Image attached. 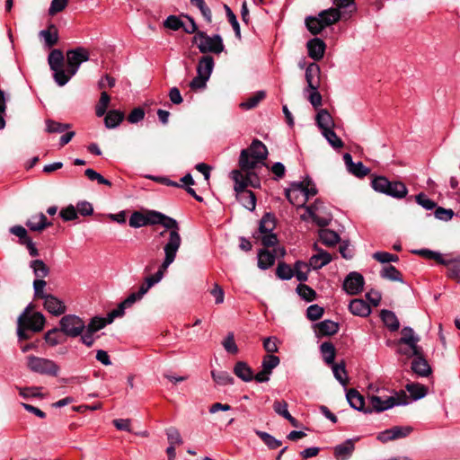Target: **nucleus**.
Masks as SVG:
<instances>
[{
    "mask_svg": "<svg viewBox=\"0 0 460 460\" xmlns=\"http://www.w3.org/2000/svg\"><path fill=\"white\" fill-rule=\"evenodd\" d=\"M323 137L326 138L328 143L334 148H341L343 146L342 140L337 136V134L333 131V128L329 130H324L322 132Z\"/></svg>",
    "mask_w": 460,
    "mask_h": 460,
    "instance_id": "obj_57",
    "label": "nucleus"
},
{
    "mask_svg": "<svg viewBox=\"0 0 460 460\" xmlns=\"http://www.w3.org/2000/svg\"><path fill=\"white\" fill-rule=\"evenodd\" d=\"M316 124L321 128L322 132L333 128L334 121L329 111L325 109H322L318 111L316 118Z\"/></svg>",
    "mask_w": 460,
    "mask_h": 460,
    "instance_id": "obj_29",
    "label": "nucleus"
},
{
    "mask_svg": "<svg viewBox=\"0 0 460 460\" xmlns=\"http://www.w3.org/2000/svg\"><path fill=\"white\" fill-rule=\"evenodd\" d=\"M256 434L270 448L276 449L281 446V441L276 439L273 436L264 431H256Z\"/></svg>",
    "mask_w": 460,
    "mask_h": 460,
    "instance_id": "obj_58",
    "label": "nucleus"
},
{
    "mask_svg": "<svg viewBox=\"0 0 460 460\" xmlns=\"http://www.w3.org/2000/svg\"><path fill=\"white\" fill-rule=\"evenodd\" d=\"M30 268L32 270L35 279H43L49 273V268L42 260H33L30 262Z\"/></svg>",
    "mask_w": 460,
    "mask_h": 460,
    "instance_id": "obj_32",
    "label": "nucleus"
},
{
    "mask_svg": "<svg viewBox=\"0 0 460 460\" xmlns=\"http://www.w3.org/2000/svg\"><path fill=\"white\" fill-rule=\"evenodd\" d=\"M110 102V95L105 91L102 92L100 100L95 107V113L97 117H102L106 113Z\"/></svg>",
    "mask_w": 460,
    "mask_h": 460,
    "instance_id": "obj_50",
    "label": "nucleus"
},
{
    "mask_svg": "<svg viewBox=\"0 0 460 460\" xmlns=\"http://www.w3.org/2000/svg\"><path fill=\"white\" fill-rule=\"evenodd\" d=\"M372 188L380 193L394 199H402L408 193V189L402 181H391L384 176H376L372 180Z\"/></svg>",
    "mask_w": 460,
    "mask_h": 460,
    "instance_id": "obj_5",
    "label": "nucleus"
},
{
    "mask_svg": "<svg viewBox=\"0 0 460 460\" xmlns=\"http://www.w3.org/2000/svg\"><path fill=\"white\" fill-rule=\"evenodd\" d=\"M343 160L348 171L356 177L363 178L370 172L361 162L354 163L351 155L349 153L343 155Z\"/></svg>",
    "mask_w": 460,
    "mask_h": 460,
    "instance_id": "obj_16",
    "label": "nucleus"
},
{
    "mask_svg": "<svg viewBox=\"0 0 460 460\" xmlns=\"http://www.w3.org/2000/svg\"><path fill=\"white\" fill-rule=\"evenodd\" d=\"M319 335L330 336L335 334L339 331L337 323L331 320H324L316 325Z\"/></svg>",
    "mask_w": 460,
    "mask_h": 460,
    "instance_id": "obj_35",
    "label": "nucleus"
},
{
    "mask_svg": "<svg viewBox=\"0 0 460 460\" xmlns=\"http://www.w3.org/2000/svg\"><path fill=\"white\" fill-rule=\"evenodd\" d=\"M354 450L355 445L353 440L347 439L333 448V455L336 460H348L352 456Z\"/></svg>",
    "mask_w": 460,
    "mask_h": 460,
    "instance_id": "obj_24",
    "label": "nucleus"
},
{
    "mask_svg": "<svg viewBox=\"0 0 460 460\" xmlns=\"http://www.w3.org/2000/svg\"><path fill=\"white\" fill-rule=\"evenodd\" d=\"M213 380L219 385L234 384V377L226 371H211Z\"/></svg>",
    "mask_w": 460,
    "mask_h": 460,
    "instance_id": "obj_46",
    "label": "nucleus"
},
{
    "mask_svg": "<svg viewBox=\"0 0 460 460\" xmlns=\"http://www.w3.org/2000/svg\"><path fill=\"white\" fill-rule=\"evenodd\" d=\"M334 4L337 6V8H330L319 13V16L325 27L337 22L341 19V12L339 11L340 7L336 4L335 2ZM345 8H349V12H353L355 10V4H353L352 6H347L344 7V9ZM341 9H343V7H341Z\"/></svg>",
    "mask_w": 460,
    "mask_h": 460,
    "instance_id": "obj_17",
    "label": "nucleus"
},
{
    "mask_svg": "<svg viewBox=\"0 0 460 460\" xmlns=\"http://www.w3.org/2000/svg\"><path fill=\"white\" fill-rule=\"evenodd\" d=\"M320 241L326 246H334L340 241L339 234L332 230L323 228L319 231Z\"/></svg>",
    "mask_w": 460,
    "mask_h": 460,
    "instance_id": "obj_36",
    "label": "nucleus"
},
{
    "mask_svg": "<svg viewBox=\"0 0 460 460\" xmlns=\"http://www.w3.org/2000/svg\"><path fill=\"white\" fill-rule=\"evenodd\" d=\"M308 56L314 60H320L323 58L325 51V43L319 38L310 40L307 44Z\"/></svg>",
    "mask_w": 460,
    "mask_h": 460,
    "instance_id": "obj_20",
    "label": "nucleus"
},
{
    "mask_svg": "<svg viewBox=\"0 0 460 460\" xmlns=\"http://www.w3.org/2000/svg\"><path fill=\"white\" fill-rule=\"evenodd\" d=\"M314 250L317 253L309 260V265L313 270H319L332 261V255L328 252L319 249L316 244H314Z\"/></svg>",
    "mask_w": 460,
    "mask_h": 460,
    "instance_id": "obj_18",
    "label": "nucleus"
},
{
    "mask_svg": "<svg viewBox=\"0 0 460 460\" xmlns=\"http://www.w3.org/2000/svg\"><path fill=\"white\" fill-rule=\"evenodd\" d=\"M190 4L196 6L201 13L202 16L208 23L212 22V13L210 8L206 4L204 0H190Z\"/></svg>",
    "mask_w": 460,
    "mask_h": 460,
    "instance_id": "obj_53",
    "label": "nucleus"
},
{
    "mask_svg": "<svg viewBox=\"0 0 460 460\" xmlns=\"http://www.w3.org/2000/svg\"><path fill=\"white\" fill-rule=\"evenodd\" d=\"M234 373L244 382H250L254 379L252 368L243 361H238L234 365Z\"/></svg>",
    "mask_w": 460,
    "mask_h": 460,
    "instance_id": "obj_30",
    "label": "nucleus"
},
{
    "mask_svg": "<svg viewBox=\"0 0 460 460\" xmlns=\"http://www.w3.org/2000/svg\"><path fill=\"white\" fill-rule=\"evenodd\" d=\"M305 209L306 214H308V217L312 218V220L319 226L325 227L331 222V217H321L318 215V212L323 208V202L320 199H315V201L308 206L305 205L303 207Z\"/></svg>",
    "mask_w": 460,
    "mask_h": 460,
    "instance_id": "obj_13",
    "label": "nucleus"
},
{
    "mask_svg": "<svg viewBox=\"0 0 460 460\" xmlns=\"http://www.w3.org/2000/svg\"><path fill=\"white\" fill-rule=\"evenodd\" d=\"M276 227L275 217L270 213H266L260 221V234L272 233Z\"/></svg>",
    "mask_w": 460,
    "mask_h": 460,
    "instance_id": "obj_40",
    "label": "nucleus"
},
{
    "mask_svg": "<svg viewBox=\"0 0 460 460\" xmlns=\"http://www.w3.org/2000/svg\"><path fill=\"white\" fill-rule=\"evenodd\" d=\"M108 321L102 317H93L88 324H85V329L89 330V332H97L105 327Z\"/></svg>",
    "mask_w": 460,
    "mask_h": 460,
    "instance_id": "obj_60",
    "label": "nucleus"
},
{
    "mask_svg": "<svg viewBox=\"0 0 460 460\" xmlns=\"http://www.w3.org/2000/svg\"><path fill=\"white\" fill-rule=\"evenodd\" d=\"M124 119V113L118 110H111L107 112L104 118L106 128H114L118 127Z\"/></svg>",
    "mask_w": 460,
    "mask_h": 460,
    "instance_id": "obj_34",
    "label": "nucleus"
},
{
    "mask_svg": "<svg viewBox=\"0 0 460 460\" xmlns=\"http://www.w3.org/2000/svg\"><path fill=\"white\" fill-rule=\"evenodd\" d=\"M305 25L308 31L314 35H317L325 28L319 15L317 17H307L305 19Z\"/></svg>",
    "mask_w": 460,
    "mask_h": 460,
    "instance_id": "obj_44",
    "label": "nucleus"
},
{
    "mask_svg": "<svg viewBox=\"0 0 460 460\" xmlns=\"http://www.w3.org/2000/svg\"><path fill=\"white\" fill-rule=\"evenodd\" d=\"M274 411L288 420L293 427L298 426V421L289 413L288 403L285 401H275L273 403Z\"/></svg>",
    "mask_w": 460,
    "mask_h": 460,
    "instance_id": "obj_31",
    "label": "nucleus"
},
{
    "mask_svg": "<svg viewBox=\"0 0 460 460\" xmlns=\"http://www.w3.org/2000/svg\"><path fill=\"white\" fill-rule=\"evenodd\" d=\"M302 183L293 181L288 189L286 190V197L288 200L298 208H303L306 204V198L303 195Z\"/></svg>",
    "mask_w": 460,
    "mask_h": 460,
    "instance_id": "obj_14",
    "label": "nucleus"
},
{
    "mask_svg": "<svg viewBox=\"0 0 460 460\" xmlns=\"http://www.w3.org/2000/svg\"><path fill=\"white\" fill-rule=\"evenodd\" d=\"M26 226L29 227L31 231L34 232H41L46 227L50 226L52 225L51 222L48 221V218L43 213H39L31 216L26 221Z\"/></svg>",
    "mask_w": 460,
    "mask_h": 460,
    "instance_id": "obj_25",
    "label": "nucleus"
},
{
    "mask_svg": "<svg viewBox=\"0 0 460 460\" xmlns=\"http://www.w3.org/2000/svg\"><path fill=\"white\" fill-rule=\"evenodd\" d=\"M128 224L131 227L138 228L148 225V220H146V216L139 211H134L130 217Z\"/></svg>",
    "mask_w": 460,
    "mask_h": 460,
    "instance_id": "obj_51",
    "label": "nucleus"
},
{
    "mask_svg": "<svg viewBox=\"0 0 460 460\" xmlns=\"http://www.w3.org/2000/svg\"><path fill=\"white\" fill-rule=\"evenodd\" d=\"M402 337L399 340V344H405L410 347L409 355H419L420 348L418 346L420 338L414 334V331L411 327H403L401 331Z\"/></svg>",
    "mask_w": 460,
    "mask_h": 460,
    "instance_id": "obj_15",
    "label": "nucleus"
},
{
    "mask_svg": "<svg viewBox=\"0 0 460 460\" xmlns=\"http://www.w3.org/2000/svg\"><path fill=\"white\" fill-rule=\"evenodd\" d=\"M321 352L323 354V359L328 365H332L335 359V348L332 342H323L321 345Z\"/></svg>",
    "mask_w": 460,
    "mask_h": 460,
    "instance_id": "obj_45",
    "label": "nucleus"
},
{
    "mask_svg": "<svg viewBox=\"0 0 460 460\" xmlns=\"http://www.w3.org/2000/svg\"><path fill=\"white\" fill-rule=\"evenodd\" d=\"M266 97L264 91H258L252 96L249 97L246 101L240 103V107L243 110H252L258 106V104Z\"/></svg>",
    "mask_w": 460,
    "mask_h": 460,
    "instance_id": "obj_42",
    "label": "nucleus"
},
{
    "mask_svg": "<svg viewBox=\"0 0 460 460\" xmlns=\"http://www.w3.org/2000/svg\"><path fill=\"white\" fill-rule=\"evenodd\" d=\"M44 308L53 315H61L66 310L64 302L53 295H49L46 297L44 300Z\"/></svg>",
    "mask_w": 460,
    "mask_h": 460,
    "instance_id": "obj_22",
    "label": "nucleus"
},
{
    "mask_svg": "<svg viewBox=\"0 0 460 460\" xmlns=\"http://www.w3.org/2000/svg\"><path fill=\"white\" fill-rule=\"evenodd\" d=\"M349 312L358 316L366 317L371 313L370 306L362 299H353L349 305Z\"/></svg>",
    "mask_w": 460,
    "mask_h": 460,
    "instance_id": "obj_27",
    "label": "nucleus"
},
{
    "mask_svg": "<svg viewBox=\"0 0 460 460\" xmlns=\"http://www.w3.org/2000/svg\"><path fill=\"white\" fill-rule=\"evenodd\" d=\"M332 372H333V375H334L335 378L341 385H346L347 384L348 377H347V372H346V368H345V364L344 363H341V364L333 363L332 364Z\"/></svg>",
    "mask_w": 460,
    "mask_h": 460,
    "instance_id": "obj_56",
    "label": "nucleus"
},
{
    "mask_svg": "<svg viewBox=\"0 0 460 460\" xmlns=\"http://www.w3.org/2000/svg\"><path fill=\"white\" fill-rule=\"evenodd\" d=\"M411 431L412 428L410 426H394L380 432L377 435V439L382 443H386L391 440L406 438Z\"/></svg>",
    "mask_w": 460,
    "mask_h": 460,
    "instance_id": "obj_11",
    "label": "nucleus"
},
{
    "mask_svg": "<svg viewBox=\"0 0 460 460\" xmlns=\"http://www.w3.org/2000/svg\"><path fill=\"white\" fill-rule=\"evenodd\" d=\"M296 292L303 299L307 302L314 300L316 296L315 291L312 288L302 283L296 287Z\"/></svg>",
    "mask_w": 460,
    "mask_h": 460,
    "instance_id": "obj_54",
    "label": "nucleus"
},
{
    "mask_svg": "<svg viewBox=\"0 0 460 460\" xmlns=\"http://www.w3.org/2000/svg\"><path fill=\"white\" fill-rule=\"evenodd\" d=\"M346 398L353 409L364 412H372V410L365 407V399L357 390L349 389L346 394Z\"/></svg>",
    "mask_w": 460,
    "mask_h": 460,
    "instance_id": "obj_21",
    "label": "nucleus"
},
{
    "mask_svg": "<svg viewBox=\"0 0 460 460\" xmlns=\"http://www.w3.org/2000/svg\"><path fill=\"white\" fill-rule=\"evenodd\" d=\"M31 305H29L22 312V314H26L24 318V326L32 332H40L45 324V317L40 312L31 314Z\"/></svg>",
    "mask_w": 460,
    "mask_h": 460,
    "instance_id": "obj_12",
    "label": "nucleus"
},
{
    "mask_svg": "<svg viewBox=\"0 0 460 460\" xmlns=\"http://www.w3.org/2000/svg\"><path fill=\"white\" fill-rule=\"evenodd\" d=\"M406 390L410 393L411 398L414 400L421 399L427 394L426 387L420 384H408L406 385Z\"/></svg>",
    "mask_w": 460,
    "mask_h": 460,
    "instance_id": "obj_49",
    "label": "nucleus"
},
{
    "mask_svg": "<svg viewBox=\"0 0 460 460\" xmlns=\"http://www.w3.org/2000/svg\"><path fill=\"white\" fill-rule=\"evenodd\" d=\"M89 58L88 49L83 47L69 49L66 53V68L64 69L65 57L63 52L58 49L51 50L48 57V62L53 71L55 82L59 86H64L77 73L81 64L89 60Z\"/></svg>",
    "mask_w": 460,
    "mask_h": 460,
    "instance_id": "obj_1",
    "label": "nucleus"
},
{
    "mask_svg": "<svg viewBox=\"0 0 460 460\" xmlns=\"http://www.w3.org/2000/svg\"><path fill=\"white\" fill-rule=\"evenodd\" d=\"M154 240L157 243L163 244L164 267H169L175 261L181 244L180 231L162 230L155 236Z\"/></svg>",
    "mask_w": 460,
    "mask_h": 460,
    "instance_id": "obj_2",
    "label": "nucleus"
},
{
    "mask_svg": "<svg viewBox=\"0 0 460 460\" xmlns=\"http://www.w3.org/2000/svg\"><path fill=\"white\" fill-rule=\"evenodd\" d=\"M377 394L368 395V401L370 410L375 411L376 412H381L386 410H389L396 405H406L408 404V396L405 392L401 391L399 393H394V395H386L384 394L385 392V388H377L376 389Z\"/></svg>",
    "mask_w": 460,
    "mask_h": 460,
    "instance_id": "obj_3",
    "label": "nucleus"
},
{
    "mask_svg": "<svg viewBox=\"0 0 460 460\" xmlns=\"http://www.w3.org/2000/svg\"><path fill=\"white\" fill-rule=\"evenodd\" d=\"M276 255L267 250H261L258 253V267L267 270L275 262Z\"/></svg>",
    "mask_w": 460,
    "mask_h": 460,
    "instance_id": "obj_38",
    "label": "nucleus"
},
{
    "mask_svg": "<svg viewBox=\"0 0 460 460\" xmlns=\"http://www.w3.org/2000/svg\"><path fill=\"white\" fill-rule=\"evenodd\" d=\"M192 43L197 44L199 50L203 54H220L225 50V45L219 34L209 36L205 31H198L192 39Z\"/></svg>",
    "mask_w": 460,
    "mask_h": 460,
    "instance_id": "obj_6",
    "label": "nucleus"
},
{
    "mask_svg": "<svg viewBox=\"0 0 460 460\" xmlns=\"http://www.w3.org/2000/svg\"><path fill=\"white\" fill-rule=\"evenodd\" d=\"M276 275L280 279L288 280L294 276V270L288 264L280 262L277 267Z\"/></svg>",
    "mask_w": 460,
    "mask_h": 460,
    "instance_id": "obj_55",
    "label": "nucleus"
},
{
    "mask_svg": "<svg viewBox=\"0 0 460 460\" xmlns=\"http://www.w3.org/2000/svg\"><path fill=\"white\" fill-rule=\"evenodd\" d=\"M215 66L214 58L209 55L202 56L197 66V74L204 75L208 78L210 77L213 68Z\"/></svg>",
    "mask_w": 460,
    "mask_h": 460,
    "instance_id": "obj_26",
    "label": "nucleus"
},
{
    "mask_svg": "<svg viewBox=\"0 0 460 460\" xmlns=\"http://www.w3.org/2000/svg\"><path fill=\"white\" fill-rule=\"evenodd\" d=\"M442 264L447 267L448 277L460 282V259L446 261Z\"/></svg>",
    "mask_w": 460,
    "mask_h": 460,
    "instance_id": "obj_47",
    "label": "nucleus"
},
{
    "mask_svg": "<svg viewBox=\"0 0 460 460\" xmlns=\"http://www.w3.org/2000/svg\"><path fill=\"white\" fill-rule=\"evenodd\" d=\"M268 149L259 139L252 140L250 146L243 149L239 157V166L243 171H251L267 159Z\"/></svg>",
    "mask_w": 460,
    "mask_h": 460,
    "instance_id": "obj_4",
    "label": "nucleus"
},
{
    "mask_svg": "<svg viewBox=\"0 0 460 460\" xmlns=\"http://www.w3.org/2000/svg\"><path fill=\"white\" fill-rule=\"evenodd\" d=\"M224 349L230 354H237L238 347L234 341V335L233 332H229L227 336L222 341Z\"/></svg>",
    "mask_w": 460,
    "mask_h": 460,
    "instance_id": "obj_61",
    "label": "nucleus"
},
{
    "mask_svg": "<svg viewBox=\"0 0 460 460\" xmlns=\"http://www.w3.org/2000/svg\"><path fill=\"white\" fill-rule=\"evenodd\" d=\"M299 182L302 183L304 189L303 195L305 198H306V202L311 197H314L317 194L318 191L316 186L309 177H306L304 181Z\"/></svg>",
    "mask_w": 460,
    "mask_h": 460,
    "instance_id": "obj_52",
    "label": "nucleus"
},
{
    "mask_svg": "<svg viewBox=\"0 0 460 460\" xmlns=\"http://www.w3.org/2000/svg\"><path fill=\"white\" fill-rule=\"evenodd\" d=\"M319 66L315 64H310L305 70V79L308 84V87L312 90L317 89L318 85L314 84L313 77L314 75L319 73Z\"/></svg>",
    "mask_w": 460,
    "mask_h": 460,
    "instance_id": "obj_63",
    "label": "nucleus"
},
{
    "mask_svg": "<svg viewBox=\"0 0 460 460\" xmlns=\"http://www.w3.org/2000/svg\"><path fill=\"white\" fill-rule=\"evenodd\" d=\"M365 280L363 276L357 272L352 271L347 275L343 281V289L351 296L359 294L364 287Z\"/></svg>",
    "mask_w": 460,
    "mask_h": 460,
    "instance_id": "obj_10",
    "label": "nucleus"
},
{
    "mask_svg": "<svg viewBox=\"0 0 460 460\" xmlns=\"http://www.w3.org/2000/svg\"><path fill=\"white\" fill-rule=\"evenodd\" d=\"M40 35L43 37L45 43L49 48L53 47L58 41V30L53 24H51L48 30L41 31Z\"/></svg>",
    "mask_w": 460,
    "mask_h": 460,
    "instance_id": "obj_39",
    "label": "nucleus"
},
{
    "mask_svg": "<svg viewBox=\"0 0 460 460\" xmlns=\"http://www.w3.org/2000/svg\"><path fill=\"white\" fill-rule=\"evenodd\" d=\"M65 334L60 331L59 328H53L45 333V341L51 347L61 344L65 341Z\"/></svg>",
    "mask_w": 460,
    "mask_h": 460,
    "instance_id": "obj_37",
    "label": "nucleus"
},
{
    "mask_svg": "<svg viewBox=\"0 0 460 460\" xmlns=\"http://www.w3.org/2000/svg\"><path fill=\"white\" fill-rule=\"evenodd\" d=\"M280 363L278 356L267 354L263 357L261 362V370L254 376V380L258 383H265L270 380L272 370Z\"/></svg>",
    "mask_w": 460,
    "mask_h": 460,
    "instance_id": "obj_9",
    "label": "nucleus"
},
{
    "mask_svg": "<svg viewBox=\"0 0 460 460\" xmlns=\"http://www.w3.org/2000/svg\"><path fill=\"white\" fill-rule=\"evenodd\" d=\"M310 268H311V266L309 265V263H306V262H304L301 261H297L295 263V266L293 269L294 276H296L297 280L300 282L306 281L308 279V272L310 271Z\"/></svg>",
    "mask_w": 460,
    "mask_h": 460,
    "instance_id": "obj_41",
    "label": "nucleus"
},
{
    "mask_svg": "<svg viewBox=\"0 0 460 460\" xmlns=\"http://www.w3.org/2000/svg\"><path fill=\"white\" fill-rule=\"evenodd\" d=\"M47 285V282L44 279H34L33 281V288H34V297L40 298L45 300L47 296L50 294H46L44 292V288Z\"/></svg>",
    "mask_w": 460,
    "mask_h": 460,
    "instance_id": "obj_62",
    "label": "nucleus"
},
{
    "mask_svg": "<svg viewBox=\"0 0 460 460\" xmlns=\"http://www.w3.org/2000/svg\"><path fill=\"white\" fill-rule=\"evenodd\" d=\"M60 331L67 337H79L85 329V323L75 314H66L59 320Z\"/></svg>",
    "mask_w": 460,
    "mask_h": 460,
    "instance_id": "obj_8",
    "label": "nucleus"
},
{
    "mask_svg": "<svg viewBox=\"0 0 460 460\" xmlns=\"http://www.w3.org/2000/svg\"><path fill=\"white\" fill-rule=\"evenodd\" d=\"M231 177L234 181V191L246 188L248 186V180L250 178V174L247 172L243 175L240 171L234 170L231 172Z\"/></svg>",
    "mask_w": 460,
    "mask_h": 460,
    "instance_id": "obj_43",
    "label": "nucleus"
},
{
    "mask_svg": "<svg viewBox=\"0 0 460 460\" xmlns=\"http://www.w3.org/2000/svg\"><path fill=\"white\" fill-rule=\"evenodd\" d=\"M27 365L32 372L40 375L57 376L59 372L58 365L49 358L31 355L27 358Z\"/></svg>",
    "mask_w": 460,
    "mask_h": 460,
    "instance_id": "obj_7",
    "label": "nucleus"
},
{
    "mask_svg": "<svg viewBox=\"0 0 460 460\" xmlns=\"http://www.w3.org/2000/svg\"><path fill=\"white\" fill-rule=\"evenodd\" d=\"M70 127L69 124H63L52 119L46 120V130L49 133H62Z\"/></svg>",
    "mask_w": 460,
    "mask_h": 460,
    "instance_id": "obj_59",
    "label": "nucleus"
},
{
    "mask_svg": "<svg viewBox=\"0 0 460 460\" xmlns=\"http://www.w3.org/2000/svg\"><path fill=\"white\" fill-rule=\"evenodd\" d=\"M324 313L322 306L318 305H312L306 310V316L311 321H316L320 319Z\"/></svg>",
    "mask_w": 460,
    "mask_h": 460,
    "instance_id": "obj_64",
    "label": "nucleus"
},
{
    "mask_svg": "<svg viewBox=\"0 0 460 460\" xmlns=\"http://www.w3.org/2000/svg\"><path fill=\"white\" fill-rule=\"evenodd\" d=\"M168 268L169 267H164V262H162L155 274L146 277L139 287L141 288V294H146L153 286L160 282Z\"/></svg>",
    "mask_w": 460,
    "mask_h": 460,
    "instance_id": "obj_19",
    "label": "nucleus"
},
{
    "mask_svg": "<svg viewBox=\"0 0 460 460\" xmlns=\"http://www.w3.org/2000/svg\"><path fill=\"white\" fill-rule=\"evenodd\" d=\"M381 277L393 281L402 282L401 272L393 265H388L383 268Z\"/></svg>",
    "mask_w": 460,
    "mask_h": 460,
    "instance_id": "obj_48",
    "label": "nucleus"
},
{
    "mask_svg": "<svg viewBox=\"0 0 460 460\" xmlns=\"http://www.w3.org/2000/svg\"><path fill=\"white\" fill-rule=\"evenodd\" d=\"M411 369L415 374L420 376H428L431 372L429 365L421 357V352L412 360Z\"/></svg>",
    "mask_w": 460,
    "mask_h": 460,
    "instance_id": "obj_28",
    "label": "nucleus"
},
{
    "mask_svg": "<svg viewBox=\"0 0 460 460\" xmlns=\"http://www.w3.org/2000/svg\"><path fill=\"white\" fill-rule=\"evenodd\" d=\"M236 199L248 210L253 211L256 207L255 194L246 188L235 191Z\"/></svg>",
    "mask_w": 460,
    "mask_h": 460,
    "instance_id": "obj_23",
    "label": "nucleus"
},
{
    "mask_svg": "<svg viewBox=\"0 0 460 460\" xmlns=\"http://www.w3.org/2000/svg\"><path fill=\"white\" fill-rule=\"evenodd\" d=\"M380 317L385 325L390 329V331H397L400 327L399 321L395 314L390 310L384 309L380 313Z\"/></svg>",
    "mask_w": 460,
    "mask_h": 460,
    "instance_id": "obj_33",
    "label": "nucleus"
}]
</instances>
